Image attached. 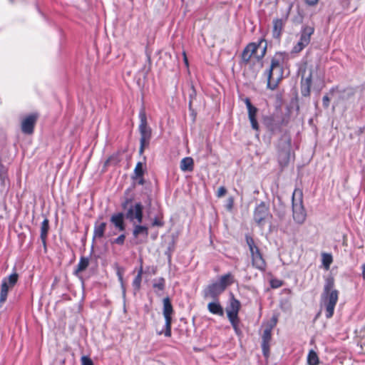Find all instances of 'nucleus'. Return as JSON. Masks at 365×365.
Here are the masks:
<instances>
[{
  "label": "nucleus",
  "mask_w": 365,
  "mask_h": 365,
  "mask_svg": "<svg viewBox=\"0 0 365 365\" xmlns=\"http://www.w3.org/2000/svg\"><path fill=\"white\" fill-rule=\"evenodd\" d=\"M272 326L267 327L262 336V344H269L272 339Z\"/></svg>",
  "instance_id": "nucleus-32"
},
{
  "label": "nucleus",
  "mask_w": 365,
  "mask_h": 365,
  "mask_svg": "<svg viewBox=\"0 0 365 365\" xmlns=\"http://www.w3.org/2000/svg\"><path fill=\"white\" fill-rule=\"evenodd\" d=\"M245 101V105H246V107H247V110L251 109V108H254V107H255V106L251 103V101H250V100L248 98H246L245 99V101Z\"/></svg>",
  "instance_id": "nucleus-50"
},
{
  "label": "nucleus",
  "mask_w": 365,
  "mask_h": 365,
  "mask_svg": "<svg viewBox=\"0 0 365 365\" xmlns=\"http://www.w3.org/2000/svg\"><path fill=\"white\" fill-rule=\"evenodd\" d=\"M143 273V266L141 265L132 283L135 292H138L140 289Z\"/></svg>",
  "instance_id": "nucleus-27"
},
{
  "label": "nucleus",
  "mask_w": 365,
  "mask_h": 365,
  "mask_svg": "<svg viewBox=\"0 0 365 365\" xmlns=\"http://www.w3.org/2000/svg\"><path fill=\"white\" fill-rule=\"evenodd\" d=\"M18 274L16 273H13L9 276L8 278H6L7 280L8 284L10 285V287H13L16 284L18 280Z\"/></svg>",
  "instance_id": "nucleus-41"
},
{
  "label": "nucleus",
  "mask_w": 365,
  "mask_h": 365,
  "mask_svg": "<svg viewBox=\"0 0 365 365\" xmlns=\"http://www.w3.org/2000/svg\"><path fill=\"white\" fill-rule=\"evenodd\" d=\"M130 191V189H127L125 193L128 194Z\"/></svg>",
  "instance_id": "nucleus-57"
},
{
  "label": "nucleus",
  "mask_w": 365,
  "mask_h": 365,
  "mask_svg": "<svg viewBox=\"0 0 365 365\" xmlns=\"http://www.w3.org/2000/svg\"><path fill=\"white\" fill-rule=\"evenodd\" d=\"M282 148H284L280 150L278 153V162L280 166L284 167L288 164L290 158L289 142L284 143Z\"/></svg>",
  "instance_id": "nucleus-13"
},
{
  "label": "nucleus",
  "mask_w": 365,
  "mask_h": 365,
  "mask_svg": "<svg viewBox=\"0 0 365 365\" xmlns=\"http://www.w3.org/2000/svg\"><path fill=\"white\" fill-rule=\"evenodd\" d=\"M125 214L120 212L112 215L110 221L118 231L124 232L125 230Z\"/></svg>",
  "instance_id": "nucleus-12"
},
{
  "label": "nucleus",
  "mask_w": 365,
  "mask_h": 365,
  "mask_svg": "<svg viewBox=\"0 0 365 365\" xmlns=\"http://www.w3.org/2000/svg\"><path fill=\"white\" fill-rule=\"evenodd\" d=\"M180 168L183 172H191L194 169V160L191 157L182 158L180 163Z\"/></svg>",
  "instance_id": "nucleus-23"
},
{
  "label": "nucleus",
  "mask_w": 365,
  "mask_h": 365,
  "mask_svg": "<svg viewBox=\"0 0 365 365\" xmlns=\"http://www.w3.org/2000/svg\"><path fill=\"white\" fill-rule=\"evenodd\" d=\"M226 192H227L226 188L224 186H221L218 188V190L217 192V197H221L223 195H225Z\"/></svg>",
  "instance_id": "nucleus-47"
},
{
  "label": "nucleus",
  "mask_w": 365,
  "mask_h": 365,
  "mask_svg": "<svg viewBox=\"0 0 365 365\" xmlns=\"http://www.w3.org/2000/svg\"><path fill=\"white\" fill-rule=\"evenodd\" d=\"M292 216L294 222L302 225L307 217V212L303 205L302 191L295 189L292 199Z\"/></svg>",
  "instance_id": "nucleus-5"
},
{
  "label": "nucleus",
  "mask_w": 365,
  "mask_h": 365,
  "mask_svg": "<svg viewBox=\"0 0 365 365\" xmlns=\"http://www.w3.org/2000/svg\"><path fill=\"white\" fill-rule=\"evenodd\" d=\"M312 83V71H311L309 75L304 78L302 77L301 81V94L304 97H308L310 96L311 86Z\"/></svg>",
  "instance_id": "nucleus-15"
},
{
  "label": "nucleus",
  "mask_w": 365,
  "mask_h": 365,
  "mask_svg": "<svg viewBox=\"0 0 365 365\" xmlns=\"http://www.w3.org/2000/svg\"><path fill=\"white\" fill-rule=\"evenodd\" d=\"M334 91V88H332L331 92L333 93Z\"/></svg>",
  "instance_id": "nucleus-60"
},
{
  "label": "nucleus",
  "mask_w": 365,
  "mask_h": 365,
  "mask_svg": "<svg viewBox=\"0 0 365 365\" xmlns=\"http://www.w3.org/2000/svg\"><path fill=\"white\" fill-rule=\"evenodd\" d=\"M143 210V205L140 202H136L125 211V217L131 223H142L144 217Z\"/></svg>",
  "instance_id": "nucleus-8"
},
{
  "label": "nucleus",
  "mask_w": 365,
  "mask_h": 365,
  "mask_svg": "<svg viewBox=\"0 0 365 365\" xmlns=\"http://www.w3.org/2000/svg\"><path fill=\"white\" fill-rule=\"evenodd\" d=\"M38 118V114L37 113H30L23 118L21 124L22 133L26 135L32 134L34 133V126L36 123Z\"/></svg>",
  "instance_id": "nucleus-9"
},
{
  "label": "nucleus",
  "mask_w": 365,
  "mask_h": 365,
  "mask_svg": "<svg viewBox=\"0 0 365 365\" xmlns=\"http://www.w3.org/2000/svg\"><path fill=\"white\" fill-rule=\"evenodd\" d=\"M338 299L339 291L334 288V279L332 277H327L320 298V304L324 307L327 319L333 317Z\"/></svg>",
  "instance_id": "nucleus-1"
},
{
  "label": "nucleus",
  "mask_w": 365,
  "mask_h": 365,
  "mask_svg": "<svg viewBox=\"0 0 365 365\" xmlns=\"http://www.w3.org/2000/svg\"><path fill=\"white\" fill-rule=\"evenodd\" d=\"M182 55H183V61H184L185 65L187 67H188L189 63H188V60H187V56H186V53L185 51H183Z\"/></svg>",
  "instance_id": "nucleus-52"
},
{
  "label": "nucleus",
  "mask_w": 365,
  "mask_h": 365,
  "mask_svg": "<svg viewBox=\"0 0 365 365\" xmlns=\"http://www.w3.org/2000/svg\"><path fill=\"white\" fill-rule=\"evenodd\" d=\"M261 346L263 356L266 359L269 358L270 354L269 344H261Z\"/></svg>",
  "instance_id": "nucleus-43"
},
{
  "label": "nucleus",
  "mask_w": 365,
  "mask_h": 365,
  "mask_svg": "<svg viewBox=\"0 0 365 365\" xmlns=\"http://www.w3.org/2000/svg\"><path fill=\"white\" fill-rule=\"evenodd\" d=\"M286 22V19H274L272 21V36L274 38L279 39L282 35L283 28Z\"/></svg>",
  "instance_id": "nucleus-17"
},
{
  "label": "nucleus",
  "mask_w": 365,
  "mask_h": 365,
  "mask_svg": "<svg viewBox=\"0 0 365 365\" xmlns=\"http://www.w3.org/2000/svg\"><path fill=\"white\" fill-rule=\"evenodd\" d=\"M106 228V222H96L94 225L93 240H94L96 238H102L104 236Z\"/></svg>",
  "instance_id": "nucleus-24"
},
{
  "label": "nucleus",
  "mask_w": 365,
  "mask_h": 365,
  "mask_svg": "<svg viewBox=\"0 0 365 365\" xmlns=\"http://www.w3.org/2000/svg\"><path fill=\"white\" fill-rule=\"evenodd\" d=\"M125 235L124 233L120 235L117 238L114 239L111 243L116 244L118 245H123L125 242Z\"/></svg>",
  "instance_id": "nucleus-42"
},
{
  "label": "nucleus",
  "mask_w": 365,
  "mask_h": 365,
  "mask_svg": "<svg viewBox=\"0 0 365 365\" xmlns=\"http://www.w3.org/2000/svg\"><path fill=\"white\" fill-rule=\"evenodd\" d=\"M272 217V215L269 211L268 204L262 201L257 205L253 212V220L259 227H264L266 222L269 221Z\"/></svg>",
  "instance_id": "nucleus-7"
},
{
  "label": "nucleus",
  "mask_w": 365,
  "mask_h": 365,
  "mask_svg": "<svg viewBox=\"0 0 365 365\" xmlns=\"http://www.w3.org/2000/svg\"><path fill=\"white\" fill-rule=\"evenodd\" d=\"M165 318V325H164V329L159 331L158 334L159 335H161L164 334V335L167 337L171 336V327H172V322H173V317L172 315H163Z\"/></svg>",
  "instance_id": "nucleus-22"
},
{
  "label": "nucleus",
  "mask_w": 365,
  "mask_h": 365,
  "mask_svg": "<svg viewBox=\"0 0 365 365\" xmlns=\"http://www.w3.org/2000/svg\"><path fill=\"white\" fill-rule=\"evenodd\" d=\"M133 236L134 238L137 239L140 236H143L145 238L148 237L149 235V229L147 225H142V223L133 222Z\"/></svg>",
  "instance_id": "nucleus-16"
},
{
  "label": "nucleus",
  "mask_w": 365,
  "mask_h": 365,
  "mask_svg": "<svg viewBox=\"0 0 365 365\" xmlns=\"http://www.w3.org/2000/svg\"><path fill=\"white\" fill-rule=\"evenodd\" d=\"M283 53L277 52L271 59L269 68L264 73V76H266L267 81V87L272 91L277 88L279 82L283 78Z\"/></svg>",
  "instance_id": "nucleus-2"
},
{
  "label": "nucleus",
  "mask_w": 365,
  "mask_h": 365,
  "mask_svg": "<svg viewBox=\"0 0 365 365\" xmlns=\"http://www.w3.org/2000/svg\"><path fill=\"white\" fill-rule=\"evenodd\" d=\"M88 264H89L88 258L85 257H81L78 263L77 268L75 270V272L77 273V272H83L88 267Z\"/></svg>",
  "instance_id": "nucleus-33"
},
{
  "label": "nucleus",
  "mask_w": 365,
  "mask_h": 365,
  "mask_svg": "<svg viewBox=\"0 0 365 365\" xmlns=\"http://www.w3.org/2000/svg\"><path fill=\"white\" fill-rule=\"evenodd\" d=\"M10 285L8 284L6 279H4L1 285V292H0V304H4L8 295V292L9 289Z\"/></svg>",
  "instance_id": "nucleus-26"
},
{
  "label": "nucleus",
  "mask_w": 365,
  "mask_h": 365,
  "mask_svg": "<svg viewBox=\"0 0 365 365\" xmlns=\"http://www.w3.org/2000/svg\"><path fill=\"white\" fill-rule=\"evenodd\" d=\"M245 239H246V242L249 247V250H250L251 256H252V255L255 254V252H260L259 247L255 245V241L252 237H250L249 235H246Z\"/></svg>",
  "instance_id": "nucleus-30"
},
{
  "label": "nucleus",
  "mask_w": 365,
  "mask_h": 365,
  "mask_svg": "<svg viewBox=\"0 0 365 365\" xmlns=\"http://www.w3.org/2000/svg\"><path fill=\"white\" fill-rule=\"evenodd\" d=\"M269 284L272 289H277L283 285V281L277 278H272L269 281Z\"/></svg>",
  "instance_id": "nucleus-39"
},
{
  "label": "nucleus",
  "mask_w": 365,
  "mask_h": 365,
  "mask_svg": "<svg viewBox=\"0 0 365 365\" xmlns=\"http://www.w3.org/2000/svg\"><path fill=\"white\" fill-rule=\"evenodd\" d=\"M241 308L240 302L232 294L229 300V304L226 307V313L228 319L239 318L238 314Z\"/></svg>",
  "instance_id": "nucleus-10"
},
{
  "label": "nucleus",
  "mask_w": 365,
  "mask_h": 365,
  "mask_svg": "<svg viewBox=\"0 0 365 365\" xmlns=\"http://www.w3.org/2000/svg\"><path fill=\"white\" fill-rule=\"evenodd\" d=\"M229 322H230L236 334H237V335L241 334V330L239 328L240 319L237 318V319H229Z\"/></svg>",
  "instance_id": "nucleus-37"
},
{
  "label": "nucleus",
  "mask_w": 365,
  "mask_h": 365,
  "mask_svg": "<svg viewBox=\"0 0 365 365\" xmlns=\"http://www.w3.org/2000/svg\"><path fill=\"white\" fill-rule=\"evenodd\" d=\"M81 363L82 365H93V362L91 359L86 356H83L81 357Z\"/></svg>",
  "instance_id": "nucleus-46"
},
{
  "label": "nucleus",
  "mask_w": 365,
  "mask_h": 365,
  "mask_svg": "<svg viewBox=\"0 0 365 365\" xmlns=\"http://www.w3.org/2000/svg\"><path fill=\"white\" fill-rule=\"evenodd\" d=\"M252 264L254 267L259 271L264 272L267 268V263L261 253V252H256L251 256Z\"/></svg>",
  "instance_id": "nucleus-14"
},
{
  "label": "nucleus",
  "mask_w": 365,
  "mask_h": 365,
  "mask_svg": "<svg viewBox=\"0 0 365 365\" xmlns=\"http://www.w3.org/2000/svg\"><path fill=\"white\" fill-rule=\"evenodd\" d=\"M308 365H318L319 364V359L317 354L314 350H310L307 355Z\"/></svg>",
  "instance_id": "nucleus-31"
},
{
  "label": "nucleus",
  "mask_w": 365,
  "mask_h": 365,
  "mask_svg": "<svg viewBox=\"0 0 365 365\" xmlns=\"http://www.w3.org/2000/svg\"><path fill=\"white\" fill-rule=\"evenodd\" d=\"M133 197H125L123 201L121 202V207L124 211L128 210L130 205L134 204V203H133Z\"/></svg>",
  "instance_id": "nucleus-40"
},
{
  "label": "nucleus",
  "mask_w": 365,
  "mask_h": 365,
  "mask_svg": "<svg viewBox=\"0 0 365 365\" xmlns=\"http://www.w3.org/2000/svg\"><path fill=\"white\" fill-rule=\"evenodd\" d=\"M163 315H173L174 310L169 297H165L163 300Z\"/></svg>",
  "instance_id": "nucleus-28"
},
{
  "label": "nucleus",
  "mask_w": 365,
  "mask_h": 365,
  "mask_svg": "<svg viewBox=\"0 0 365 365\" xmlns=\"http://www.w3.org/2000/svg\"><path fill=\"white\" fill-rule=\"evenodd\" d=\"M267 48V43L264 38L259 39L258 42L248 43L242 52V61L247 64L252 56L257 61L262 60L266 53Z\"/></svg>",
  "instance_id": "nucleus-3"
},
{
  "label": "nucleus",
  "mask_w": 365,
  "mask_h": 365,
  "mask_svg": "<svg viewBox=\"0 0 365 365\" xmlns=\"http://www.w3.org/2000/svg\"><path fill=\"white\" fill-rule=\"evenodd\" d=\"M207 309L211 314L219 317H223L225 314L224 309L220 304L218 299H214L213 302L208 303Z\"/></svg>",
  "instance_id": "nucleus-18"
},
{
  "label": "nucleus",
  "mask_w": 365,
  "mask_h": 365,
  "mask_svg": "<svg viewBox=\"0 0 365 365\" xmlns=\"http://www.w3.org/2000/svg\"><path fill=\"white\" fill-rule=\"evenodd\" d=\"M49 230V221L47 218H45L41 225V234L40 238L42 242L43 247H46V239Z\"/></svg>",
  "instance_id": "nucleus-21"
},
{
  "label": "nucleus",
  "mask_w": 365,
  "mask_h": 365,
  "mask_svg": "<svg viewBox=\"0 0 365 365\" xmlns=\"http://www.w3.org/2000/svg\"><path fill=\"white\" fill-rule=\"evenodd\" d=\"M217 282L225 289L233 284L234 282V277L231 273H227L224 275H222L219 279L217 280Z\"/></svg>",
  "instance_id": "nucleus-25"
},
{
  "label": "nucleus",
  "mask_w": 365,
  "mask_h": 365,
  "mask_svg": "<svg viewBox=\"0 0 365 365\" xmlns=\"http://www.w3.org/2000/svg\"><path fill=\"white\" fill-rule=\"evenodd\" d=\"M138 117L140 119L138 130L140 135L139 153L142 154L144 152L145 148L148 147L150 144L152 137V129L148 124L147 115L143 107L140 110Z\"/></svg>",
  "instance_id": "nucleus-4"
},
{
  "label": "nucleus",
  "mask_w": 365,
  "mask_h": 365,
  "mask_svg": "<svg viewBox=\"0 0 365 365\" xmlns=\"http://www.w3.org/2000/svg\"><path fill=\"white\" fill-rule=\"evenodd\" d=\"M151 225L153 227H163L164 225V222L158 217H155L152 220Z\"/></svg>",
  "instance_id": "nucleus-44"
},
{
  "label": "nucleus",
  "mask_w": 365,
  "mask_h": 365,
  "mask_svg": "<svg viewBox=\"0 0 365 365\" xmlns=\"http://www.w3.org/2000/svg\"><path fill=\"white\" fill-rule=\"evenodd\" d=\"M148 61H150V56H149V55L148 56Z\"/></svg>",
  "instance_id": "nucleus-58"
},
{
  "label": "nucleus",
  "mask_w": 365,
  "mask_h": 365,
  "mask_svg": "<svg viewBox=\"0 0 365 365\" xmlns=\"http://www.w3.org/2000/svg\"><path fill=\"white\" fill-rule=\"evenodd\" d=\"M153 274H155V267L153 268Z\"/></svg>",
  "instance_id": "nucleus-59"
},
{
  "label": "nucleus",
  "mask_w": 365,
  "mask_h": 365,
  "mask_svg": "<svg viewBox=\"0 0 365 365\" xmlns=\"http://www.w3.org/2000/svg\"><path fill=\"white\" fill-rule=\"evenodd\" d=\"M257 111L258 109L256 107L247 110L248 118L250 121L251 127L253 130L256 131H258L259 130V126L257 120Z\"/></svg>",
  "instance_id": "nucleus-20"
},
{
  "label": "nucleus",
  "mask_w": 365,
  "mask_h": 365,
  "mask_svg": "<svg viewBox=\"0 0 365 365\" xmlns=\"http://www.w3.org/2000/svg\"><path fill=\"white\" fill-rule=\"evenodd\" d=\"M272 322H273V324L272 325V326L273 327V326H274V325L276 324V323H277V319H272Z\"/></svg>",
  "instance_id": "nucleus-56"
},
{
  "label": "nucleus",
  "mask_w": 365,
  "mask_h": 365,
  "mask_svg": "<svg viewBox=\"0 0 365 365\" xmlns=\"http://www.w3.org/2000/svg\"><path fill=\"white\" fill-rule=\"evenodd\" d=\"M287 123L288 120L280 112L262 116V124L272 134L281 132L282 126L287 125Z\"/></svg>",
  "instance_id": "nucleus-6"
},
{
  "label": "nucleus",
  "mask_w": 365,
  "mask_h": 365,
  "mask_svg": "<svg viewBox=\"0 0 365 365\" xmlns=\"http://www.w3.org/2000/svg\"><path fill=\"white\" fill-rule=\"evenodd\" d=\"M322 262L324 268L326 270L329 269L330 265L331 264V263L333 262L332 255L331 253L323 252L322 254Z\"/></svg>",
  "instance_id": "nucleus-29"
},
{
  "label": "nucleus",
  "mask_w": 365,
  "mask_h": 365,
  "mask_svg": "<svg viewBox=\"0 0 365 365\" xmlns=\"http://www.w3.org/2000/svg\"><path fill=\"white\" fill-rule=\"evenodd\" d=\"M132 179L133 180H137V183L140 185H143L144 183H145V180H144V178L143 176L142 177H134V176H132Z\"/></svg>",
  "instance_id": "nucleus-49"
},
{
  "label": "nucleus",
  "mask_w": 365,
  "mask_h": 365,
  "mask_svg": "<svg viewBox=\"0 0 365 365\" xmlns=\"http://www.w3.org/2000/svg\"><path fill=\"white\" fill-rule=\"evenodd\" d=\"M305 2L309 6H314L317 4L319 0H304Z\"/></svg>",
  "instance_id": "nucleus-51"
},
{
  "label": "nucleus",
  "mask_w": 365,
  "mask_h": 365,
  "mask_svg": "<svg viewBox=\"0 0 365 365\" xmlns=\"http://www.w3.org/2000/svg\"><path fill=\"white\" fill-rule=\"evenodd\" d=\"M330 99L327 95H325L322 98V104L324 108H327L329 106Z\"/></svg>",
  "instance_id": "nucleus-48"
},
{
  "label": "nucleus",
  "mask_w": 365,
  "mask_h": 365,
  "mask_svg": "<svg viewBox=\"0 0 365 365\" xmlns=\"http://www.w3.org/2000/svg\"><path fill=\"white\" fill-rule=\"evenodd\" d=\"M257 72H254L253 74H252V77L254 78H255L257 77Z\"/></svg>",
  "instance_id": "nucleus-55"
},
{
  "label": "nucleus",
  "mask_w": 365,
  "mask_h": 365,
  "mask_svg": "<svg viewBox=\"0 0 365 365\" xmlns=\"http://www.w3.org/2000/svg\"><path fill=\"white\" fill-rule=\"evenodd\" d=\"M116 274H117V276H118V281L120 283V287H121V289H122L123 297L125 298V297L126 289H125V287L124 282H123V274H122V272L119 269L117 271Z\"/></svg>",
  "instance_id": "nucleus-38"
},
{
  "label": "nucleus",
  "mask_w": 365,
  "mask_h": 365,
  "mask_svg": "<svg viewBox=\"0 0 365 365\" xmlns=\"http://www.w3.org/2000/svg\"><path fill=\"white\" fill-rule=\"evenodd\" d=\"M361 270H362V277L364 279H365V263L361 265Z\"/></svg>",
  "instance_id": "nucleus-54"
},
{
  "label": "nucleus",
  "mask_w": 365,
  "mask_h": 365,
  "mask_svg": "<svg viewBox=\"0 0 365 365\" xmlns=\"http://www.w3.org/2000/svg\"><path fill=\"white\" fill-rule=\"evenodd\" d=\"M225 292V289L217 282H213L209 284L204 289V297L217 299L219 296Z\"/></svg>",
  "instance_id": "nucleus-11"
},
{
  "label": "nucleus",
  "mask_w": 365,
  "mask_h": 365,
  "mask_svg": "<svg viewBox=\"0 0 365 365\" xmlns=\"http://www.w3.org/2000/svg\"><path fill=\"white\" fill-rule=\"evenodd\" d=\"M6 178H7L6 173L4 170V168H1L0 169V181H1V185H4Z\"/></svg>",
  "instance_id": "nucleus-45"
},
{
  "label": "nucleus",
  "mask_w": 365,
  "mask_h": 365,
  "mask_svg": "<svg viewBox=\"0 0 365 365\" xmlns=\"http://www.w3.org/2000/svg\"><path fill=\"white\" fill-rule=\"evenodd\" d=\"M232 205H233V199L231 197V198L229 199V202H228V205H227V208L229 210L232 209Z\"/></svg>",
  "instance_id": "nucleus-53"
},
{
  "label": "nucleus",
  "mask_w": 365,
  "mask_h": 365,
  "mask_svg": "<svg viewBox=\"0 0 365 365\" xmlns=\"http://www.w3.org/2000/svg\"><path fill=\"white\" fill-rule=\"evenodd\" d=\"M308 44L299 40V41L293 46L292 53H298L302 51Z\"/></svg>",
  "instance_id": "nucleus-35"
},
{
  "label": "nucleus",
  "mask_w": 365,
  "mask_h": 365,
  "mask_svg": "<svg viewBox=\"0 0 365 365\" xmlns=\"http://www.w3.org/2000/svg\"><path fill=\"white\" fill-rule=\"evenodd\" d=\"M153 287L154 289H158L160 291H163L165 287V280L163 277H160L157 281H155Z\"/></svg>",
  "instance_id": "nucleus-34"
},
{
  "label": "nucleus",
  "mask_w": 365,
  "mask_h": 365,
  "mask_svg": "<svg viewBox=\"0 0 365 365\" xmlns=\"http://www.w3.org/2000/svg\"><path fill=\"white\" fill-rule=\"evenodd\" d=\"M314 32V29L313 26H303L300 31V38L299 40L307 44L310 43L311 36Z\"/></svg>",
  "instance_id": "nucleus-19"
},
{
  "label": "nucleus",
  "mask_w": 365,
  "mask_h": 365,
  "mask_svg": "<svg viewBox=\"0 0 365 365\" xmlns=\"http://www.w3.org/2000/svg\"><path fill=\"white\" fill-rule=\"evenodd\" d=\"M144 175V170L141 162H138L134 169V177H142Z\"/></svg>",
  "instance_id": "nucleus-36"
}]
</instances>
